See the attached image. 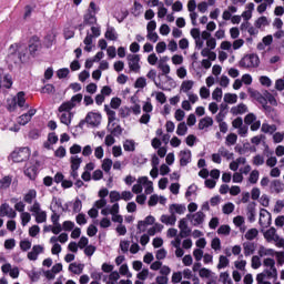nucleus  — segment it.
<instances>
[{
	"mask_svg": "<svg viewBox=\"0 0 284 284\" xmlns=\"http://www.w3.org/2000/svg\"><path fill=\"white\" fill-rule=\"evenodd\" d=\"M69 272H72V274H82L83 273V264L71 263L69 265Z\"/></svg>",
	"mask_w": 284,
	"mask_h": 284,
	"instance_id": "nucleus-25",
	"label": "nucleus"
},
{
	"mask_svg": "<svg viewBox=\"0 0 284 284\" xmlns=\"http://www.w3.org/2000/svg\"><path fill=\"white\" fill-rule=\"evenodd\" d=\"M250 183H252L253 185L258 183V171L254 170L251 172L250 178H248Z\"/></svg>",
	"mask_w": 284,
	"mask_h": 284,
	"instance_id": "nucleus-54",
	"label": "nucleus"
},
{
	"mask_svg": "<svg viewBox=\"0 0 284 284\" xmlns=\"http://www.w3.org/2000/svg\"><path fill=\"white\" fill-rule=\"evenodd\" d=\"M219 154H220V156L227 159V161H230V159H233V156H234V153H230V151L227 149H225V146H222L219 149Z\"/></svg>",
	"mask_w": 284,
	"mask_h": 284,
	"instance_id": "nucleus-36",
	"label": "nucleus"
},
{
	"mask_svg": "<svg viewBox=\"0 0 284 284\" xmlns=\"http://www.w3.org/2000/svg\"><path fill=\"white\" fill-rule=\"evenodd\" d=\"M192 219L194 227H197V225H202L203 221H205V213L199 211L192 215Z\"/></svg>",
	"mask_w": 284,
	"mask_h": 284,
	"instance_id": "nucleus-13",
	"label": "nucleus"
},
{
	"mask_svg": "<svg viewBox=\"0 0 284 284\" xmlns=\"http://www.w3.org/2000/svg\"><path fill=\"white\" fill-rule=\"evenodd\" d=\"M71 170H79L81 168V163H83V159L79 156L70 158Z\"/></svg>",
	"mask_w": 284,
	"mask_h": 284,
	"instance_id": "nucleus-20",
	"label": "nucleus"
},
{
	"mask_svg": "<svg viewBox=\"0 0 284 284\" xmlns=\"http://www.w3.org/2000/svg\"><path fill=\"white\" fill-rule=\"evenodd\" d=\"M247 219L250 223H254V221H256V203L255 202L247 205Z\"/></svg>",
	"mask_w": 284,
	"mask_h": 284,
	"instance_id": "nucleus-12",
	"label": "nucleus"
},
{
	"mask_svg": "<svg viewBox=\"0 0 284 284\" xmlns=\"http://www.w3.org/2000/svg\"><path fill=\"white\" fill-rule=\"evenodd\" d=\"M104 37L109 41H116V33L114 32V28H108L104 33Z\"/></svg>",
	"mask_w": 284,
	"mask_h": 284,
	"instance_id": "nucleus-38",
	"label": "nucleus"
},
{
	"mask_svg": "<svg viewBox=\"0 0 284 284\" xmlns=\"http://www.w3.org/2000/svg\"><path fill=\"white\" fill-rule=\"evenodd\" d=\"M271 190H274V192H276L277 194L280 192H283V183L280 180H274L271 183Z\"/></svg>",
	"mask_w": 284,
	"mask_h": 284,
	"instance_id": "nucleus-31",
	"label": "nucleus"
},
{
	"mask_svg": "<svg viewBox=\"0 0 284 284\" xmlns=\"http://www.w3.org/2000/svg\"><path fill=\"white\" fill-rule=\"evenodd\" d=\"M112 110H119L121 108V98H112L110 102Z\"/></svg>",
	"mask_w": 284,
	"mask_h": 284,
	"instance_id": "nucleus-50",
	"label": "nucleus"
},
{
	"mask_svg": "<svg viewBox=\"0 0 284 284\" xmlns=\"http://www.w3.org/2000/svg\"><path fill=\"white\" fill-rule=\"evenodd\" d=\"M33 199H37V190L31 189L27 194H24L23 201L24 203H28V205H32Z\"/></svg>",
	"mask_w": 284,
	"mask_h": 284,
	"instance_id": "nucleus-17",
	"label": "nucleus"
},
{
	"mask_svg": "<svg viewBox=\"0 0 284 284\" xmlns=\"http://www.w3.org/2000/svg\"><path fill=\"white\" fill-rule=\"evenodd\" d=\"M232 114H245L247 112V105L244 103L239 104L237 106H233L231 109Z\"/></svg>",
	"mask_w": 284,
	"mask_h": 284,
	"instance_id": "nucleus-24",
	"label": "nucleus"
},
{
	"mask_svg": "<svg viewBox=\"0 0 284 284\" xmlns=\"http://www.w3.org/2000/svg\"><path fill=\"white\" fill-rule=\"evenodd\" d=\"M97 12H99V8L94 1H91L87 12L83 16L84 26H95Z\"/></svg>",
	"mask_w": 284,
	"mask_h": 284,
	"instance_id": "nucleus-2",
	"label": "nucleus"
},
{
	"mask_svg": "<svg viewBox=\"0 0 284 284\" xmlns=\"http://www.w3.org/2000/svg\"><path fill=\"white\" fill-rule=\"evenodd\" d=\"M230 265V260L227 256L221 255L217 264V270H223Z\"/></svg>",
	"mask_w": 284,
	"mask_h": 284,
	"instance_id": "nucleus-35",
	"label": "nucleus"
},
{
	"mask_svg": "<svg viewBox=\"0 0 284 284\" xmlns=\"http://www.w3.org/2000/svg\"><path fill=\"white\" fill-rule=\"evenodd\" d=\"M182 92H190V90H192V88H194V81L192 80H186L182 82Z\"/></svg>",
	"mask_w": 284,
	"mask_h": 284,
	"instance_id": "nucleus-37",
	"label": "nucleus"
},
{
	"mask_svg": "<svg viewBox=\"0 0 284 284\" xmlns=\"http://www.w3.org/2000/svg\"><path fill=\"white\" fill-rule=\"evenodd\" d=\"M145 85H148V82H146L145 78H143V77L138 78L134 83V88L143 89V88H145Z\"/></svg>",
	"mask_w": 284,
	"mask_h": 284,
	"instance_id": "nucleus-53",
	"label": "nucleus"
},
{
	"mask_svg": "<svg viewBox=\"0 0 284 284\" xmlns=\"http://www.w3.org/2000/svg\"><path fill=\"white\" fill-rule=\"evenodd\" d=\"M261 130L264 134H274L276 132V124L263 123Z\"/></svg>",
	"mask_w": 284,
	"mask_h": 284,
	"instance_id": "nucleus-26",
	"label": "nucleus"
},
{
	"mask_svg": "<svg viewBox=\"0 0 284 284\" xmlns=\"http://www.w3.org/2000/svg\"><path fill=\"white\" fill-rule=\"evenodd\" d=\"M40 48H41V39L39 38V36H32L29 39V52L31 57H34V54H37Z\"/></svg>",
	"mask_w": 284,
	"mask_h": 284,
	"instance_id": "nucleus-6",
	"label": "nucleus"
},
{
	"mask_svg": "<svg viewBox=\"0 0 284 284\" xmlns=\"http://www.w3.org/2000/svg\"><path fill=\"white\" fill-rule=\"evenodd\" d=\"M2 88H6V90H10V88H12V77L10 74H6L2 78Z\"/></svg>",
	"mask_w": 284,
	"mask_h": 284,
	"instance_id": "nucleus-32",
	"label": "nucleus"
},
{
	"mask_svg": "<svg viewBox=\"0 0 284 284\" xmlns=\"http://www.w3.org/2000/svg\"><path fill=\"white\" fill-rule=\"evenodd\" d=\"M45 221H48V213L45 211L36 214V223H45Z\"/></svg>",
	"mask_w": 284,
	"mask_h": 284,
	"instance_id": "nucleus-40",
	"label": "nucleus"
},
{
	"mask_svg": "<svg viewBox=\"0 0 284 284\" xmlns=\"http://www.w3.org/2000/svg\"><path fill=\"white\" fill-rule=\"evenodd\" d=\"M102 170L104 172H110L112 170V160L111 159H104L102 162Z\"/></svg>",
	"mask_w": 284,
	"mask_h": 284,
	"instance_id": "nucleus-48",
	"label": "nucleus"
},
{
	"mask_svg": "<svg viewBox=\"0 0 284 284\" xmlns=\"http://www.w3.org/2000/svg\"><path fill=\"white\" fill-rule=\"evenodd\" d=\"M236 141H239V135H236L235 133H230L226 136V145H235Z\"/></svg>",
	"mask_w": 284,
	"mask_h": 284,
	"instance_id": "nucleus-43",
	"label": "nucleus"
},
{
	"mask_svg": "<svg viewBox=\"0 0 284 284\" xmlns=\"http://www.w3.org/2000/svg\"><path fill=\"white\" fill-rule=\"evenodd\" d=\"M267 217V225H272V214L265 210V209H262L261 212H260V220H258V223L260 225H265V222H263V219Z\"/></svg>",
	"mask_w": 284,
	"mask_h": 284,
	"instance_id": "nucleus-14",
	"label": "nucleus"
},
{
	"mask_svg": "<svg viewBox=\"0 0 284 284\" xmlns=\"http://www.w3.org/2000/svg\"><path fill=\"white\" fill-rule=\"evenodd\" d=\"M8 63H23L26 61V50L21 49L19 43H13L9 47V53L7 55Z\"/></svg>",
	"mask_w": 284,
	"mask_h": 284,
	"instance_id": "nucleus-1",
	"label": "nucleus"
},
{
	"mask_svg": "<svg viewBox=\"0 0 284 284\" xmlns=\"http://www.w3.org/2000/svg\"><path fill=\"white\" fill-rule=\"evenodd\" d=\"M120 116L121 119H128V116H130V114H132V109H130L129 106L122 108L120 109Z\"/></svg>",
	"mask_w": 284,
	"mask_h": 284,
	"instance_id": "nucleus-51",
	"label": "nucleus"
},
{
	"mask_svg": "<svg viewBox=\"0 0 284 284\" xmlns=\"http://www.w3.org/2000/svg\"><path fill=\"white\" fill-rule=\"evenodd\" d=\"M222 212L223 214H232V212H234V203L229 202L224 204L222 207Z\"/></svg>",
	"mask_w": 284,
	"mask_h": 284,
	"instance_id": "nucleus-45",
	"label": "nucleus"
},
{
	"mask_svg": "<svg viewBox=\"0 0 284 284\" xmlns=\"http://www.w3.org/2000/svg\"><path fill=\"white\" fill-rule=\"evenodd\" d=\"M264 272H265L267 278H272V277L273 278H278V271L276 270V266H273L271 268V271L270 270H264Z\"/></svg>",
	"mask_w": 284,
	"mask_h": 284,
	"instance_id": "nucleus-44",
	"label": "nucleus"
},
{
	"mask_svg": "<svg viewBox=\"0 0 284 284\" xmlns=\"http://www.w3.org/2000/svg\"><path fill=\"white\" fill-rule=\"evenodd\" d=\"M239 101V95L236 93H225L224 94V102L234 104Z\"/></svg>",
	"mask_w": 284,
	"mask_h": 284,
	"instance_id": "nucleus-28",
	"label": "nucleus"
},
{
	"mask_svg": "<svg viewBox=\"0 0 284 284\" xmlns=\"http://www.w3.org/2000/svg\"><path fill=\"white\" fill-rule=\"evenodd\" d=\"M54 91V84H45L41 90L42 94H53Z\"/></svg>",
	"mask_w": 284,
	"mask_h": 284,
	"instance_id": "nucleus-57",
	"label": "nucleus"
},
{
	"mask_svg": "<svg viewBox=\"0 0 284 284\" xmlns=\"http://www.w3.org/2000/svg\"><path fill=\"white\" fill-rule=\"evenodd\" d=\"M214 125V120L210 116H205L199 122V130H205V128H210Z\"/></svg>",
	"mask_w": 284,
	"mask_h": 284,
	"instance_id": "nucleus-15",
	"label": "nucleus"
},
{
	"mask_svg": "<svg viewBox=\"0 0 284 284\" xmlns=\"http://www.w3.org/2000/svg\"><path fill=\"white\" fill-rule=\"evenodd\" d=\"M60 121L61 123H63L64 125H70V123H72V113H62L60 116Z\"/></svg>",
	"mask_w": 284,
	"mask_h": 284,
	"instance_id": "nucleus-34",
	"label": "nucleus"
},
{
	"mask_svg": "<svg viewBox=\"0 0 284 284\" xmlns=\"http://www.w3.org/2000/svg\"><path fill=\"white\" fill-rule=\"evenodd\" d=\"M83 207V203L81 202V200L78 197L74 203H73V212L77 214L79 212H81Z\"/></svg>",
	"mask_w": 284,
	"mask_h": 284,
	"instance_id": "nucleus-60",
	"label": "nucleus"
},
{
	"mask_svg": "<svg viewBox=\"0 0 284 284\" xmlns=\"http://www.w3.org/2000/svg\"><path fill=\"white\" fill-rule=\"evenodd\" d=\"M192 161V151L182 150L180 151V165L181 168H185Z\"/></svg>",
	"mask_w": 284,
	"mask_h": 284,
	"instance_id": "nucleus-8",
	"label": "nucleus"
},
{
	"mask_svg": "<svg viewBox=\"0 0 284 284\" xmlns=\"http://www.w3.org/2000/svg\"><path fill=\"white\" fill-rule=\"evenodd\" d=\"M40 136H41V131H39V129H33L29 132V139H32L33 141H36Z\"/></svg>",
	"mask_w": 284,
	"mask_h": 284,
	"instance_id": "nucleus-64",
	"label": "nucleus"
},
{
	"mask_svg": "<svg viewBox=\"0 0 284 284\" xmlns=\"http://www.w3.org/2000/svg\"><path fill=\"white\" fill-rule=\"evenodd\" d=\"M110 203H116L118 201H121V193L118 191H111L110 194Z\"/></svg>",
	"mask_w": 284,
	"mask_h": 284,
	"instance_id": "nucleus-46",
	"label": "nucleus"
},
{
	"mask_svg": "<svg viewBox=\"0 0 284 284\" xmlns=\"http://www.w3.org/2000/svg\"><path fill=\"white\" fill-rule=\"evenodd\" d=\"M77 104L75 103H72L70 101H67V102H63L59 109H58V112H65V113H70V110H72L73 108H75Z\"/></svg>",
	"mask_w": 284,
	"mask_h": 284,
	"instance_id": "nucleus-18",
	"label": "nucleus"
},
{
	"mask_svg": "<svg viewBox=\"0 0 284 284\" xmlns=\"http://www.w3.org/2000/svg\"><path fill=\"white\" fill-rule=\"evenodd\" d=\"M176 134L178 136H185V134H187V125L185 122L178 124Z\"/></svg>",
	"mask_w": 284,
	"mask_h": 284,
	"instance_id": "nucleus-30",
	"label": "nucleus"
},
{
	"mask_svg": "<svg viewBox=\"0 0 284 284\" xmlns=\"http://www.w3.org/2000/svg\"><path fill=\"white\" fill-rule=\"evenodd\" d=\"M12 185V178L10 175H6L0 180V190H8Z\"/></svg>",
	"mask_w": 284,
	"mask_h": 284,
	"instance_id": "nucleus-23",
	"label": "nucleus"
},
{
	"mask_svg": "<svg viewBox=\"0 0 284 284\" xmlns=\"http://www.w3.org/2000/svg\"><path fill=\"white\" fill-rule=\"evenodd\" d=\"M256 121V115L254 113H248L244 118L245 125H252Z\"/></svg>",
	"mask_w": 284,
	"mask_h": 284,
	"instance_id": "nucleus-49",
	"label": "nucleus"
},
{
	"mask_svg": "<svg viewBox=\"0 0 284 284\" xmlns=\"http://www.w3.org/2000/svg\"><path fill=\"white\" fill-rule=\"evenodd\" d=\"M251 97L253 99H255V101H257V103H260V104L265 103V101H267V99H265L264 94H262L258 91H251Z\"/></svg>",
	"mask_w": 284,
	"mask_h": 284,
	"instance_id": "nucleus-27",
	"label": "nucleus"
},
{
	"mask_svg": "<svg viewBox=\"0 0 284 284\" xmlns=\"http://www.w3.org/2000/svg\"><path fill=\"white\" fill-rule=\"evenodd\" d=\"M263 94L264 99H266V102L268 101L271 105H278V103L276 102V98H274V95L270 91L265 90Z\"/></svg>",
	"mask_w": 284,
	"mask_h": 284,
	"instance_id": "nucleus-33",
	"label": "nucleus"
},
{
	"mask_svg": "<svg viewBox=\"0 0 284 284\" xmlns=\"http://www.w3.org/2000/svg\"><path fill=\"white\" fill-rule=\"evenodd\" d=\"M265 163V158L263 155L257 154L253 158V165H263Z\"/></svg>",
	"mask_w": 284,
	"mask_h": 284,
	"instance_id": "nucleus-62",
	"label": "nucleus"
},
{
	"mask_svg": "<svg viewBox=\"0 0 284 284\" xmlns=\"http://www.w3.org/2000/svg\"><path fill=\"white\" fill-rule=\"evenodd\" d=\"M212 99L217 101V103L223 99V89L216 88L212 93Z\"/></svg>",
	"mask_w": 284,
	"mask_h": 284,
	"instance_id": "nucleus-39",
	"label": "nucleus"
},
{
	"mask_svg": "<svg viewBox=\"0 0 284 284\" xmlns=\"http://www.w3.org/2000/svg\"><path fill=\"white\" fill-rule=\"evenodd\" d=\"M98 232H99V229L94 224L89 225V227L87 229V234L90 237L97 236Z\"/></svg>",
	"mask_w": 284,
	"mask_h": 284,
	"instance_id": "nucleus-55",
	"label": "nucleus"
},
{
	"mask_svg": "<svg viewBox=\"0 0 284 284\" xmlns=\"http://www.w3.org/2000/svg\"><path fill=\"white\" fill-rule=\"evenodd\" d=\"M171 207H173L176 214H185V205L183 204H172Z\"/></svg>",
	"mask_w": 284,
	"mask_h": 284,
	"instance_id": "nucleus-63",
	"label": "nucleus"
},
{
	"mask_svg": "<svg viewBox=\"0 0 284 284\" xmlns=\"http://www.w3.org/2000/svg\"><path fill=\"white\" fill-rule=\"evenodd\" d=\"M154 216L149 215L143 221L138 222V230L140 232H145L148 230V225H154Z\"/></svg>",
	"mask_w": 284,
	"mask_h": 284,
	"instance_id": "nucleus-9",
	"label": "nucleus"
},
{
	"mask_svg": "<svg viewBox=\"0 0 284 284\" xmlns=\"http://www.w3.org/2000/svg\"><path fill=\"white\" fill-rule=\"evenodd\" d=\"M39 232H41V227H39V225H33L29 229V235L32 236V239H34Z\"/></svg>",
	"mask_w": 284,
	"mask_h": 284,
	"instance_id": "nucleus-61",
	"label": "nucleus"
},
{
	"mask_svg": "<svg viewBox=\"0 0 284 284\" xmlns=\"http://www.w3.org/2000/svg\"><path fill=\"white\" fill-rule=\"evenodd\" d=\"M11 160L13 163H23V161H28L30 159V149L29 148H20L14 150L10 154Z\"/></svg>",
	"mask_w": 284,
	"mask_h": 284,
	"instance_id": "nucleus-4",
	"label": "nucleus"
},
{
	"mask_svg": "<svg viewBox=\"0 0 284 284\" xmlns=\"http://www.w3.org/2000/svg\"><path fill=\"white\" fill-rule=\"evenodd\" d=\"M104 111L106 113L109 123H114V121H116V112L111 110L108 104L104 105Z\"/></svg>",
	"mask_w": 284,
	"mask_h": 284,
	"instance_id": "nucleus-19",
	"label": "nucleus"
},
{
	"mask_svg": "<svg viewBox=\"0 0 284 284\" xmlns=\"http://www.w3.org/2000/svg\"><path fill=\"white\" fill-rule=\"evenodd\" d=\"M126 59L129 61V68L131 72H139L141 70V64H139V62L141 61V55L129 54Z\"/></svg>",
	"mask_w": 284,
	"mask_h": 284,
	"instance_id": "nucleus-5",
	"label": "nucleus"
},
{
	"mask_svg": "<svg viewBox=\"0 0 284 284\" xmlns=\"http://www.w3.org/2000/svg\"><path fill=\"white\" fill-rule=\"evenodd\" d=\"M68 74H70V69L68 68H62L57 71L58 79H65L68 78Z\"/></svg>",
	"mask_w": 284,
	"mask_h": 284,
	"instance_id": "nucleus-47",
	"label": "nucleus"
},
{
	"mask_svg": "<svg viewBox=\"0 0 284 284\" xmlns=\"http://www.w3.org/2000/svg\"><path fill=\"white\" fill-rule=\"evenodd\" d=\"M29 221H32V215L28 212L21 213V225L26 226Z\"/></svg>",
	"mask_w": 284,
	"mask_h": 284,
	"instance_id": "nucleus-56",
	"label": "nucleus"
},
{
	"mask_svg": "<svg viewBox=\"0 0 284 284\" xmlns=\"http://www.w3.org/2000/svg\"><path fill=\"white\" fill-rule=\"evenodd\" d=\"M24 174L28 176V179H30V181H36L37 176L39 175V166H37V164L28 166L24 170Z\"/></svg>",
	"mask_w": 284,
	"mask_h": 284,
	"instance_id": "nucleus-10",
	"label": "nucleus"
},
{
	"mask_svg": "<svg viewBox=\"0 0 284 284\" xmlns=\"http://www.w3.org/2000/svg\"><path fill=\"white\" fill-rule=\"evenodd\" d=\"M124 152H134L136 150V143L134 140H125L123 143Z\"/></svg>",
	"mask_w": 284,
	"mask_h": 284,
	"instance_id": "nucleus-22",
	"label": "nucleus"
},
{
	"mask_svg": "<svg viewBox=\"0 0 284 284\" xmlns=\"http://www.w3.org/2000/svg\"><path fill=\"white\" fill-rule=\"evenodd\" d=\"M244 256H252L254 252H256V244L253 242H244L243 243Z\"/></svg>",
	"mask_w": 284,
	"mask_h": 284,
	"instance_id": "nucleus-11",
	"label": "nucleus"
},
{
	"mask_svg": "<svg viewBox=\"0 0 284 284\" xmlns=\"http://www.w3.org/2000/svg\"><path fill=\"white\" fill-rule=\"evenodd\" d=\"M165 50H168V44L164 41L159 42L155 47L158 54H163Z\"/></svg>",
	"mask_w": 284,
	"mask_h": 284,
	"instance_id": "nucleus-52",
	"label": "nucleus"
},
{
	"mask_svg": "<svg viewBox=\"0 0 284 284\" xmlns=\"http://www.w3.org/2000/svg\"><path fill=\"white\" fill-rule=\"evenodd\" d=\"M161 223H164V225H175L176 224V215H162L160 219Z\"/></svg>",
	"mask_w": 284,
	"mask_h": 284,
	"instance_id": "nucleus-16",
	"label": "nucleus"
},
{
	"mask_svg": "<svg viewBox=\"0 0 284 284\" xmlns=\"http://www.w3.org/2000/svg\"><path fill=\"white\" fill-rule=\"evenodd\" d=\"M141 10H143V4H141L138 1H134L133 8H132V14L134 17H139L141 14Z\"/></svg>",
	"mask_w": 284,
	"mask_h": 284,
	"instance_id": "nucleus-41",
	"label": "nucleus"
},
{
	"mask_svg": "<svg viewBox=\"0 0 284 284\" xmlns=\"http://www.w3.org/2000/svg\"><path fill=\"white\" fill-rule=\"evenodd\" d=\"M211 247L212 250H214L215 252H217V250H221V239L219 237H214L211 242Z\"/></svg>",
	"mask_w": 284,
	"mask_h": 284,
	"instance_id": "nucleus-58",
	"label": "nucleus"
},
{
	"mask_svg": "<svg viewBox=\"0 0 284 284\" xmlns=\"http://www.w3.org/2000/svg\"><path fill=\"white\" fill-rule=\"evenodd\" d=\"M85 121L92 128L101 125V114L95 112H89L85 116Z\"/></svg>",
	"mask_w": 284,
	"mask_h": 284,
	"instance_id": "nucleus-7",
	"label": "nucleus"
},
{
	"mask_svg": "<svg viewBox=\"0 0 284 284\" xmlns=\"http://www.w3.org/2000/svg\"><path fill=\"white\" fill-rule=\"evenodd\" d=\"M260 64L261 60L256 53L246 54L240 60V68H258Z\"/></svg>",
	"mask_w": 284,
	"mask_h": 284,
	"instance_id": "nucleus-3",
	"label": "nucleus"
},
{
	"mask_svg": "<svg viewBox=\"0 0 284 284\" xmlns=\"http://www.w3.org/2000/svg\"><path fill=\"white\" fill-rule=\"evenodd\" d=\"M16 103L19 108H26V92L20 91L17 93Z\"/></svg>",
	"mask_w": 284,
	"mask_h": 284,
	"instance_id": "nucleus-21",
	"label": "nucleus"
},
{
	"mask_svg": "<svg viewBox=\"0 0 284 284\" xmlns=\"http://www.w3.org/2000/svg\"><path fill=\"white\" fill-rule=\"evenodd\" d=\"M274 236H276L275 227H271L264 233V239H266V241H274Z\"/></svg>",
	"mask_w": 284,
	"mask_h": 284,
	"instance_id": "nucleus-42",
	"label": "nucleus"
},
{
	"mask_svg": "<svg viewBox=\"0 0 284 284\" xmlns=\"http://www.w3.org/2000/svg\"><path fill=\"white\" fill-rule=\"evenodd\" d=\"M230 225H221L217 230V234H224L225 236L230 235L231 232Z\"/></svg>",
	"mask_w": 284,
	"mask_h": 284,
	"instance_id": "nucleus-59",
	"label": "nucleus"
},
{
	"mask_svg": "<svg viewBox=\"0 0 284 284\" xmlns=\"http://www.w3.org/2000/svg\"><path fill=\"white\" fill-rule=\"evenodd\" d=\"M244 236H245L246 241H254V239H256V236H258V230L257 229H250L245 233Z\"/></svg>",
	"mask_w": 284,
	"mask_h": 284,
	"instance_id": "nucleus-29",
	"label": "nucleus"
}]
</instances>
